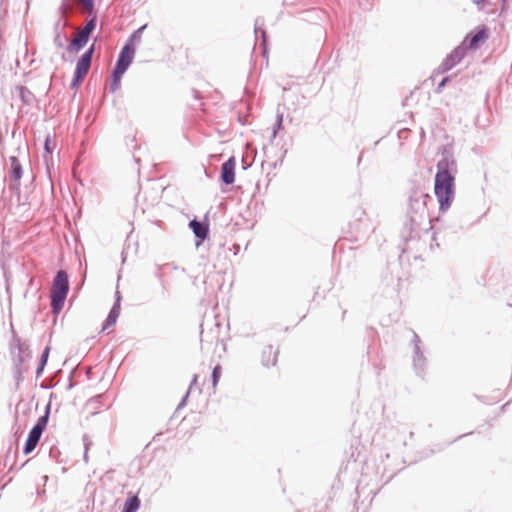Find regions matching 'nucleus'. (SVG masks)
<instances>
[{
	"mask_svg": "<svg viewBox=\"0 0 512 512\" xmlns=\"http://www.w3.org/2000/svg\"><path fill=\"white\" fill-rule=\"evenodd\" d=\"M432 200L430 194L410 195L406 214L399 228L398 247L401 255L407 254L417 260L427 251L439 247L427 213V204Z\"/></svg>",
	"mask_w": 512,
	"mask_h": 512,
	"instance_id": "1",
	"label": "nucleus"
},
{
	"mask_svg": "<svg viewBox=\"0 0 512 512\" xmlns=\"http://www.w3.org/2000/svg\"><path fill=\"white\" fill-rule=\"evenodd\" d=\"M70 290L69 275L65 270H58L52 281L50 307L53 314H59L65 304Z\"/></svg>",
	"mask_w": 512,
	"mask_h": 512,
	"instance_id": "2",
	"label": "nucleus"
},
{
	"mask_svg": "<svg viewBox=\"0 0 512 512\" xmlns=\"http://www.w3.org/2000/svg\"><path fill=\"white\" fill-rule=\"evenodd\" d=\"M403 255H399L398 260L388 261L385 269L381 275V282L387 288L393 292H398L402 280V268L401 258Z\"/></svg>",
	"mask_w": 512,
	"mask_h": 512,
	"instance_id": "3",
	"label": "nucleus"
},
{
	"mask_svg": "<svg viewBox=\"0 0 512 512\" xmlns=\"http://www.w3.org/2000/svg\"><path fill=\"white\" fill-rule=\"evenodd\" d=\"M354 220L350 222V228L355 233V240H361L367 237L371 232H374L375 227L372 225L370 219L366 217V211L359 207L354 211Z\"/></svg>",
	"mask_w": 512,
	"mask_h": 512,
	"instance_id": "4",
	"label": "nucleus"
},
{
	"mask_svg": "<svg viewBox=\"0 0 512 512\" xmlns=\"http://www.w3.org/2000/svg\"><path fill=\"white\" fill-rule=\"evenodd\" d=\"M411 345L413 348L412 364L414 372L418 377L424 379L428 366V359L424 355L422 341L419 335L414 331Z\"/></svg>",
	"mask_w": 512,
	"mask_h": 512,
	"instance_id": "5",
	"label": "nucleus"
},
{
	"mask_svg": "<svg viewBox=\"0 0 512 512\" xmlns=\"http://www.w3.org/2000/svg\"><path fill=\"white\" fill-rule=\"evenodd\" d=\"M489 33L487 26L480 25L464 37L460 46L465 48L466 53L469 50H477L489 38Z\"/></svg>",
	"mask_w": 512,
	"mask_h": 512,
	"instance_id": "6",
	"label": "nucleus"
},
{
	"mask_svg": "<svg viewBox=\"0 0 512 512\" xmlns=\"http://www.w3.org/2000/svg\"><path fill=\"white\" fill-rule=\"evenodd\" d=\"M434 192H455V178L452 170H437Z\"/></svg>",
	"mask_w": 512,
	"mask_h": 512,
	"instance_id": "7",
	"label": "nucleus"
},
{
	"mask_svg": "<svg viewBox=\"0 0 512 512\" xmlns=\"http://www.w3.org/2000/svg\"><path fill=\"white\" fill-rule=\"evenodd\" d=\"M195 238L196 247H200L210 236V228L207 220H198L196 217L189 222Z\"/></svg>",
	"mask_w": 512,
	"mask_h": 512,
	"instance_id": "8",
	"label": "nucleus"
},
{
	"mask_svg": "<svg viewBox=\"0 0 512 512\" xmlns=\"http://www.w3.org/2000/svg\"><path fill=\"white\" fill-rule=\"evenodd\" d=\"M438 154L441 156L437 163V170H452L456 161L454 159V146L453 144H445L438 148Z\"/></svg>",
	"mask_w": 512,
	"mask_h": 512,
	"instance_id": "9",
	"label": "nucleus"
},
{
	"mask_svg": "<svg viewBox=\"0 0 512 512\" xmlns=\"http://www.w3.org/2000/svg\"><path fill=\"white\" fill-rule=\"evenodd\" d=\"M465 48L460 45L455 47L438 67L439 73H445L454 68L466 56Z\"/></svg>",
	"mask_w": 512,
	"mask_h": 512,
	"instance_id": "10",
	"label": "nucleus"
},
{
	"mask_svg": "<svg viewBox=\"0 0 512 512\" xmlns=\"http://www.w3.org/2000/svg\"><path fill=\"white\" fill-rule=\"evenodd\" d=\"M7 172L13 186H15V189L19 192L20 180L23 176V167L17 156L12 155L9 157Z\"/></svg>",
	"mask_w": 512,
	"mask_h": 512,
	"instance_id": "11",
	"label": "nucleus"
},
{
	"mask_svg": "<svg viewBox=\"0 0 512 512\" xmlns=\"http://www.w3.org/2000/svg\"><path fill=\"white\" fill-rule=\"evenodd\" d=\"M135 205L137 209H140L145 213L150 208H153L161 200L160 194H135L134 197Z\"/></svg>",
	"mask_w": 512,
	"mask_h": 512,
	"instance_id": "12",
	"label": "nucleus"
},
{
	"mask_svg": "<svg viewBox=\"0 0 512 512\" xmlns=\"http://www.w3.org/2000/svg\"><path fill=\"white\" fill-rule=\"evenodd\" d=\"M135 52L136 47H131L129 44H124L118 54L115 65L128 70L130 65L133 63Z\"/></svg>",
	"mask_w": 512,
	"mask_h": 512,
	"instance_id": "13",
	"label": "nucleus"
},
{
	"mask_svg": "<svg viewBox=\"0 0 512 512\" xmlns=\"http://www.w3.org/2000/svg\"><path fill=\"white\" fill-rule=\"evenodd\" d=\"M236 160L234 156L229 157L221 166L220 180L225 185H230L235 181Z\"/></svg>",
	"mask_w": 512,
	"mask_h": 512,
	"instance_id": "14",
	"label": "nucleus"
},
{
	"mask_svg": "<svg viewBox=\"0 0 512 512\" xmlns=\"http://www.w3.org/2000/svg\"><path fill=\"white\" fill-rule=\"evenodd\" d=\"M279 348L273 347V345H266L261 354V364L264 367H274L278 362Z\"/></svg>",
	"mask_w": 512,
	"mask_h": 512,
	"instance_id": "15",
	"label": "nucleus"
},
{
	"mask_svg": "<svg viewBox=\"0 0 512 512\" xmlns=\"http://www.w3.org/2000/svg\"><path fill=\"white\" fill-rule=\"evenodd\" d=\"M263 26H264V18L257 17L255 19V24H254L255 39L258 40L259 37L261 38L260 46L262 48V55L267 57V54H268L267 33H266V30L263 28Z\"/></svg>",
	"mask_w": 512,
	"mask_h": 512,
	"instance_id": "16",
	"label": "nucleus"
},
{
	"mask_svg": "<svg viewBox=\"0 0 512 512\" xmlns=\"http://www.w3.org/2000/svg\"><path fill=\"white\" fill-rule=\"evenodd\" d=\"M89 39L90 38L88 36L79 31L76 37L69 41L66 46L67 52L74 54L80 52L87 45Z\"/></svg>",
	"mask_w": 512,
	"mask_h": 512,
	"instance_id": "17",
	"label": "nucleus"
},
{
	"mask_svg": "<svg viewBox=\"0 0 512 512\" xmlns=\"http://www.w3.org/2000/svg\"><path fill=\"white\" fill-rule=\"evenodd\" d=\"M41 436L42 434L30 429L23 446V453L25 455H28L34 451L40 441Z\"/></svg>",
	"mask_w": 512,
	"mask_h": 512,
	"instance_id": "18",
	"label": "nucleus"
},
{
	"mask_svg": "<svg viewBox=\"0 0 512 512\" xmlns=\"http://www.w3.org/2000/svg\"><path fill=\"white\" fill-rule=\"evenodd\" d=\"M17 349V354H26V357L31 358V350L29 346L21 341V339L17 336L14 329L12 328V343L10 344L11 354H14L13 349Z\"/></svg>",
	"mask_w": 512,
	"mask_h": 512,
	"instance_id": "19",
	"label": "nucleus"
},
{
	"mask_svg": "<svg viewBox=\"0 0 512 512\" xmlns=\"http://www.w3.org/2000/svg\"><path fill=\"white\" fill-rule=\"evenodd\" d=\"M242 196H245V199L241 198L242 200L248 201V210L255 215L261 213L262 207H263V201H261V205L259 206V199L258 196H261V194H241Z\"/></svg>",
	"mask_w": 512,
	"mask_h": 512,
	"instance_id": "20",
	"label": "nucleus"
},
{
	"mask_svg": "<svg viewBox=\"0 0 512 512\" xmlns=\"http://www.w3.org/2000/svg\"><path fill=\"white\" fill-rule=\"evenodd\" d=\"M15 89L23 105L31 106L36 101L35 95L26 86L17 85Z\"/></svg>",
	"mask_w": 512,
	"mask_h": 512,
	"instance_id": "21",
	"label": "nucleus"
},
{
	"mask_svg": "<svg viewBox=\"0 0 512 512\" xmlns=\"http://www.w3.org/2000/svg\"><path fill=\"white\" fill-rule=\"evenodd\" d=\"M439 203V211L446 212L454 201L455 194H435Z\"/></svg>",
	"mask_w": 512,
	"mask_h": 512,
	"instance_id": "22",
	"label": "nucleus"
},
{
	"mask_svg": "<svg viewBox=\"0 0 512 512\" xmlns=\"http://www.w3.org/2000/svg\"><path fill=\"white\" fill-rule=\"evenodd\" d=\"M120 315V309H117L116 307H111L106 319L102 323V331H105L106 329L114 326L117 322V319Z\"/></svg>",
	"mask_w": 512,
	"mask_h": 512,
	"instance_id": "23",
	"label": "nucleus"
},
{
	"mask_svg": "<svg viewBox=\"0 0 512 512\" xmlns=\"http://www.w3.org/2000/svg\"><path fill=\"white\" fill-rule=\"evenodd\" d=\"M50 350H51L50 346H46L44 348V350L42 351V353L40 355L39 362H38V366H37L36 372H35L36 378H39L42 376L44 369L47 365L48 359H49Z\"/></svg>",
	"mask_w": 512,
	"mask_h": 512,
	"instance_id": "24",
	"label": "nucleus"
},
{
	"mask_svg": "<svg viewBox=\"0 0 512 512\" xmlns=\"http://www.w3.org/2000/svg\"><path fill=\"white\" fill-rule=\"evenodd\" d=\"M141 502L137 495L129 496L123 506L122 512H137Z\"/></svg>",
	"mask_w": 512,
	"mask_h": 512,
	"instance_id": "25",
	"label": "nucleus"
},
{
	"mask_svg": "<svg viewBox=\"0 0 512 512\" xmlns=\"http://www.w3.org/2000/svg\"><path fill=\"white\" fill-rule=\"evenodd\" d=\"M146 28H147V24H144V25L140 26L138 29H136L135 31H133L131 33V35L128 37V39L126 40L125 44H129L131 47H135V44L139 43L141 41L142 34Z\"/></svg>",
	"mask_w": 512,
	"mask_h": 512,
	"instance_id": "26",
	"label": "nucleus"
},
{
	"mask_svg": "<svg viewBox=\"0 0 512 512\" xmlns=\"http://www.w3.org/2000/svg\"><path fill=\"white\" fill-rule=\"evenodd\" d=\"M96 25H97V15L91 14L89 20L86 22L84 27L80 30V32H82L83 34H85L86 36H88L90 38L92 33L94 32V30L96 29Z\"/></svg>",
	"mask_w": 512,
	"mask_h": 512,
	"instance_id": "27",
	"label": "nucleus"
},
{
	"mask_svg": "<svg viewBox=\"0 0 512 512\" xmlns=\"http://www.w3.org/2000/svg\"><path fill=\"white\" fill-rule=\"evenodd\" d=\"M90 67H91V62L89 60H85V59L79 57L76 62V67H75L74 72L86 76L89 72Z\"/></svg>",
	"mask_w": 512,
	"mask_h": 512,
	"instance_id": "28",
	"label": "nucleus"
},
{
	"mask_svg": "<svg viewBox=\"0 0 512 512\" xmlns=\"http://www.w3.org/2000/svg\"><path fill=\"white\" fill-rule=\"evenodd\" d=\"M72 1L73 0H62L60 6L58 7L59 18H61L62 20H65V17L68 15V13L72 12Z\"/></svg>",
	"mask_w": 512,
	"mask_h": 512,
	"instance_id": "29",
	"label": "nucleus"
},
{
	"mask_svg": "<svg viewBox=\"0 0 512 512\" xmlns=\"http://www.w3.org/2000/svg\"><path fill=\"white\" fill-rule=\"evenodd\" d=\"M48 422H49V417L47 415L43 414L37 419L36 423L33 425V427L31 429L40 434H43V432L45 431V429L48 425Z\"/></svg>",
	"mask_w": 512,
	"mask_h": 512,
	"instance_id": "30",
	"label": "nucleus"
},
{
	"mask_svg": "<svg viewBox=\"0 0 512 512\" xmlns=\"http://www.w3.org/2000/svg\"><path fill=\"white\" fill-rule=\"evenodd\" d=\"M48 422H49V417L47 415L43 414L37 419L36 423L33 425V427L31 429L40 434H43V432L45 431V429L48 425Z\"/></svg>",
	"mask_w": 512,
	"mask_h": 512,
	"instance_id": "31",
	"label": "nucleus"
},
{
	"mask_svg": "<svg viewBox=\"0 0 512 512\" xmlns=\"http://www.w3.org/2000/svg\"><path fill=\"white\" fill-rule=\"evenodd\" d=\"M283 129V113L277 112L276 121L272 129V139L276 138L278 132Z\"/></svg>",
	"mask_w": 512,
	"mask_h": 512,
	"instance_id": "32",
	"label": "nucleus"
},
{
	"mask_svg": "<svg viewBox=\"0 0 512 512\" xmlns=\"http://www.w3.org/2000/svg\"><path fill=\"white\" fill-rule=\"evenodd\" d=\"M222 373V367L220 364H217L213 369L211 373V383L213 387H216L219 383V380L221 378Z\"/></svg>",
	"mask_w": 512,
	"mask_h": 512,
	"instance_id": "33",
	"label": "nucleus"
},
{
	"mask_svg": "<svg viewBox=\"0 0 512 512\" xmlns=\"http://www.w3.org/2000/svg\"><path fill=\"white\" fill-rule=\"evenodd\" d=\"M105 398H106L105 393L98 394L88 400V405L92 406L93 408L102 407V406H104V404L102 403V400Z\"/></svg>",
	"mask_w": 512,
	"mask_h": 512,
	"instance_id": "34",
	"label": "nucleus"
},
{
	"mask_svg": "<svg viewBox=\"0 0 512 512\" xmlns=\"http://www.w3.org/2000/svg\"><path fill=\"white\" fill-rule=\"evenodd\" d=\"M9 201L13 203L14 201L20 205H26L28 201L29 194H9Z\"/></svg>",
	"mask_w": 512,
	"mask_h": 512,
	"instance_id": "35",
	"label": "nucleus"
},
{
	"mask_svg": "<svg viewBox=\"0 0 512 512\" xmlns=\"http://www.w3.org/2000/svg\"><path fill=\"white\" fill-rule=\"evenodd\" d=\"M65 41H68V38L64 32L54 33L53 43L56 48H63Z\"/></svg>",
	"mask_w": 512,
	"mask_h": 512,
	"instance_id": "36",
	"label": "nucleus"
},
{
	"mask_svg": "<svg viewBox=\"0 0 512 512\" xmlns=\"http://www.w3.org/2000/svg\"><path fill=\"white\" fill-rule=\"evenodd\" d=\"M86 76L82 75V74H79V73H76L74 72L73 73V78H72V81L70 83V89L72 90H76L79 88V86L82 84V82L84 81Z\"/></svg>",
	"mask_w": 512,
	"mask_h": 512,
	"instance_id": "37",
	"label": "nucleus"
},
{
	"mask_svg": "<svg viewBox=\"0 0 512 512\" xmlns=\"http://www.w3.org/2000/svg\"><path fill=\"white\" fill-rule=\"evenodd\" d=\"M27 371L26 367H13V376L18 387L20 382L23 381V374Z\"/></svg>",
	"mask_w": 512,
	"mask_h": 512,
	"instance_id": "38",
	"label": "nucleus"
},
{
	"mask_svg": "<svg viewBox=\"0 0 512 512\" xmlns=\"http://www.w3.org/2000/svg\"><path fill=\"white\" fill-rule=\"evenodd\" d=\"M43 149L46 154H52L55 149V143L49 134L45 137Z\"/></svg>",
	"mask_w": 512,
	"mask_h": 512,
	"instance_id": "39",
	"label": "nucleus"
},
{
	"mask_svg": "<svg viewBox=\"0 0 512 512\" xmlns=\"http://www.w3.org/2000/svg\"><path fill=\"white\" fill-rule=\"evenodd\" d=\"M68 25H69V22L67 20H62L61 18H58V20L54 23L53 32L54 33L64 32V29Z\"/></svg>",
	"mask_w": 512,
	"mask_h": 512,
	"instance_id": "40",
	"label": "nucleus"
},
{
	"mask_svg": "<svg viewBox=\"0 0 512 512\" xmlns=\"http://www.w3.org/2000/svg\"><path fill=\"white\" fill-rule=\"evenodd\" d=\"M29 358L26 357V354H13V367H24L23 364Z\"/></svg>",
	"mask_w": 512,
	"mask_h": 512,
	"instance_id": "41",
	"label": "nucleus"
},
{
	"mask_svg": "<svg viewBox=\"0 0 512 512\" xmlns=\"http://www.w3.org/2000/svg\"><path fill=\"white\" fill-rule=\"evenodd\" d=\"M148 181L151 182L152 184V186L150 187L151 190H161V192H165L167 189V186H164L162 179H149Z\"/></svg>",
	"mask_w": 512,
	"mask_h": 512,
	"instance_id": "42",
	"label": "nucleus"
},
{
	"mask_svg": "<svg viewBox=\"0 0 512 512\" xmlns=\"http://www.w3.org/2000/svg\"><path fill=\"white\" fill-rule=\"evenodd\" d=\"M95 49H96V47H95V44L93 43L85 50V52L80 57L92 62V58L95 53Z\"/></svg>",
	"mask_w": 512,
	"mask_h": 512,
	"instance_id": "43",
	"label": "nucleus"
},
{
	"mask_svg": "<svg viewBox=\"0 0 512 512\" xmlns=\"http://www.w3.org/2000/svg\"><path fill=\"white\" fill-rule=\"evenodd\" d=\"M95 49H96V47H95V44L93 43L85 50V52L80 57L92 62V58L95 53Z\"/></svg>",
	"mask_w": 512,
	"mask_h": 512,
	"instance_id": "44",
	"label": "nucleus"
},
{
	"mask_svg": "<svg viewBox=\"0 0 512 512\" xmlns=\"http://www.w3.org/2000/svg\"><path fill=\"white\" fill-rule=\"evenodd\" d=\"M95 49H96V47H95V44L93 43L85 50V52L80 57L92 62V58L95 53Z\"/></svg>",
	"mask_w": 512,
	"mask_h": 512,
	"instance_id": "45",
	"label": "nucleus"
},
{
	"mask_svg": "<svg viewBox=\"0 0 512 512\" xmlns=\"http://www.w3.org/2000/svg\"><path fill=\"white\" fill-rule=\"evenodd\" d=\"M95 49H96V47H95V44L93 43L85 50V52L80 57L92 62V58L95 53Z\"/></svg>",
	"mask_w": 512,
	"mask_h": 512,
	"instance_id": "46",
	"label": "nucleus"
},
{
	"mask_svg": "<svg viewBox=\"0 0 512 512\" xmlns=\"http://www.w3.org/2000/svg\"><path fill=\"white\" fill-rule=\"evenodd\" d=\"M451 81V76H445L442 78V80L438 83V85L435 88V93L440 94L444 87Z\"/></svg>",
	"mask_w": 512,
	"mask_h": 512,
	"instance_id": "47",
	"label": "nucleus"
},
{
	"mask_svg": "<svg viewBox=\"0 0 512 512\" xmlns=\"http://www.w3.org/2000/svg\"><path fill=\"white\" fill-rule=\"evenodd\" d=\"M126 71H127L126 69L114 65L112 72H111V76L121 80L123 75L126 73Z\"/></svg>",
	"mask_w": 512,
	"mask_h": 512,
	"instance_id": "48",
	"label": "nucleus"
},
{
	"mask_svg": "<svg viewBox=\"0 0 512 512\" xmlns=\"http://www.w3.org/2000/svg\"><path fill=\"white\" fill-rule=\"evenodd\" d=\"M126 71H127L126 69L114 65L112 72H111V76L121 80L123 75L126 73Z\"/></svg>",
	"mask_w": 512,
	"mask_h": 512,
	"instance_id": "49",
	"label": "nucleus"
},
{
	"mask_svg": "<svg viewBox=\"0 0 512 512\" xmlns=\"http://www.w3.org/2000/svg\"><path fill=\"white\" fill-rule=\"evenodd\" d=\"M120 85H121V80L111 76V81H110V85H109V92L110 93H115L120 88Z\"/></svg>",
	"mask_w": 512,
	"mask_h": 512,
	"instance_id": "50",
	"label": "nucleus"
},
{
	"mask_svg": "<svg viewBox=\"0 0 512 512\" xmlns=\"http://www.w3.org/2000/svg\"><path fill=\"white\" fill-rule=\"evenodd\" d=\"M189 395H190V388H188V390L186 391V393L184 394V396L182 397V399L180 400L175 412L179 411L180 409H182L183 407L186 406L187 404V400L189 398Z\"/></svg>",
	"mask_w": 512,
	"mask_h": 512,
	"instance_id": "51",
	"label": "nucleus"
},
{
	"mask_svg": "<svg viewBox=\"0 0 512 512\" xmlns=\"http://www.w3.org/2000/svg\"><path fill=\"white\" fill-rule=\"evenodd\" d=\"M59 456H60V451H59L58 447L51 446L50 449H49V457L51 459L56 460V461H60L59 460Z\"/></svg>",
	"mask_w": 512,
	"mask_h": 512,
	"instance_id": "52",
	"label": "nucleus"
},
{
	"mask_svg": "<svg viewBox=\"0 0 512 512\" xmlns=\"http://www.w3.org/2000/svg\"><path fill=\"white\" fill-rule=\"evenodd\" d=\"M428 187H429V181L421 179L418 186L415 189H412L411 192L423 191V190H426Z\"/></svg>",
	"mask_w": 512,
	"mask_h": 512,
	"instance_id": "53",
	"label": "nucleus"
},
{
	"mask_svg": "<svg viewBox=\"0 0 512 512\" xmlns=\"http://www.w3.org/2000/svg\"><path fill=\"white\" fill-rule=\"evenodd\" d=\"M121 301H122V296H121L120 292L117 290L115 292V299H114V303H113L112 307H116L117 309L121 310Z\"/></svg>",
	"mask_w": 512,
	"mask_h": 512,
	"instance_id": "54",
	"label": "nucleus"
},
{
	"mask_svg": "<svg viewBox=\"0 0 512 512\" xmlns=\"http://www.w3.org/2000/svg\"><path fill=\"white\" fill-rule=\"evenodd\" d=\"M488 0H473V3L476 5L478 10H483L486 6V2Z\"/></svg>",
	"mask_w": 512,
	"mask_h": 512,
	"instance_id": "55",
	"label": "nucleus"
},
{
	"mask_svg": "<svg viewBox=\"0 0 512 512\" xmlns=\"http://www.w3.org/2000/svg\"><path fill=\"white\" fill-rule=\"evenodd\" d=\"M54 394L51 393L50 394V401L47 403V405L45 406V409H44V415H47L48 417L50 416V411H51V399L53 398Z\"/></svg>",
	"mask_w": 512,
	"mask_h": 512,
	"instance_id": "56",
	"label": "nucleus"
},
{
	"mask_svg": "<svg viewBox=\"0 0 512 512\" xmlns=\"http://www.w3.org/2000/svg\"><path fill=\"white\" fill-rule=\"evenodd\" d=\"M83 4L87 9H93L95 5V0H82Z\"/></svg>",
	"mask_w": 512,
	"mask_h": 512,
	"instance_id": "57",
	"label": "nucleus"
},
{
	"mask_svg": "<svg viewBox=\"0 0 512 512\" xmlns=\"http://www.w3.org/2000/svg\"><path fill=\"white\" fill-rule=\"evenodd\" d=\"M241 162H242V168H243L244 170H247V169H248V168H250V167H251V165H252V162H248V161H247V158H246L245 156H243V157H242V161H241Z\"/></svg>",
	"mask_w": 512,
	"mask_h": 512,
	"instance_id": "58",
	"label": "nucleus"
},
{
	"mask_svg": "<svg viewBox=\"0 0 512 512\" xmlns=\"http://www.w3.org/2000/svg\"><path fill=\"white\" fill-rule=\"evenodd\" d=\"M512 404V399L508 402H506L505 404H503L501 407H500V412L501 413H504L507 411V408Z\"/></svg>",
	"mask_w": 512,
	"mask_h": 512,
	"instance_id": "59",
	"label": "nucleus"
},
{
	"mask_svg": "<svg viewBox=\"0 0 512 512\" xmlns=\"http://www.w3.org/2000/svg\"><path fill=\"white\" fill-rule=\"evenodd\" d=\"M327 507V504H324V505H319V504H315V511L314 512H322L324 508Z\"/></svg>",
	"mask_w": 512,
	"mask_h": 512,
	"instance_id": "60",
	"label": "nucleus"
},
{
	"mask_svg": "<svg viewBox=\"0 0 512 512\" xmlns=\"http://www.w3.org/2000/svg\"><path fill=\"white\" fill-rule=\"evenodd\" d=\"M232 250H233L234 255H237L240 251V245L237 243L233 244Z\"/></svg>",
	"mask_w": 512,
	"mask_h": 512,
	"instance_id": "61",
	"label": "nucleus"
},
{
	"mask_svg": "<svg viewBox=\"0 0 512 512\" xmlns=\"http://www.w3.org/2000/svg\"><path fill=\"white\" fill-rule=\"evenodd\" d=\"M75 385H76V383L72 381V374H70V376H69V384L67 386V390L72 389Z\"/></svg>",
	"mask_w": 512,
	"mask_h": 512,
	"instance_id": "62",
	"label": "nucleus"
},
{
	"mask_svg": "<svg viewBox=\"0 0 512 512\" xmlns=\"http://www.w3.org/2000/svg\"><path fill=\"white\" fill-rule=\"evenodd\" d=\"M83 459L86 463L88 462V444L87 443H85V451H84Z\"/></svg>",
	"mask_w": 512,
	"mask_h": 512,
	"instance_id": "63",
	"label": "nucleus"
},
{
	"mask_svg": "<svg viewBox=\"0 0 512 512\" xmlns=\"http://www.w3.org/2000/svg\"><path fill=\"white\" fill-rule=\"evenodd\" d=\"M197 378H198V376L195 374L191 380L189 387H188V388H190V390L192 389V386L196 384Z\"/></svg>",
	"mask_w": 512,
	"mask_h": 512,
	"instance_id": "64",
	"label": "nucleus"
}]
</instances>
